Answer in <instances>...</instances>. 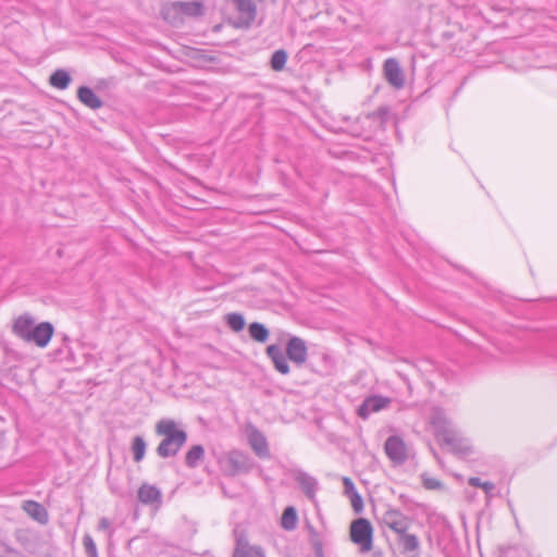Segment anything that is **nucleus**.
<instances>
[{
    "instance_id": "obj_1",
    "label": "nucleus",
    "mask_w": 557,
    "mask_h": 557,
    "mask_svg": "<svg viewBox=\"0 0 557 557\" xmlns=\"http://www.w3.org/2000/svg\"><path fill=\"white\" fill-rule=\"evenodd\" d=\"M154 430L158 435L163 436L156 448L157 455L161 458L175 457L188 438L187 432L172 419L159 420Z\"/></svg>"
},
{
    "instance_id": "obj_2",
    "label": "nucleus",
    "mask_w": 557,
    "mask_h": 557,
    "mask_svg": "<svg viewBox=\"0 0 557 557\" xmlns=\"http://www.w3.org/2000/svg\"><path fill=\"white\" fill-rule=\"evenodd\" d=\"M350 540L359 545L361 553L370 552L373 544V529L371 523L364 518L355 520L350 525Z\"/></svg>"
},
{
    "instance_id": "obj_3",
    "label": "nucleus",
    "mask_w": 557,
    "mask_h": 557,
    "mask_svg": "<svg viewBox=\"0 0 557 557\" xmlns=\"http://www.w3.org/2000/svg\"><path fill=\"white\" fill-rule=\"evenodd\" d=\"M384 451L394 466L404 465L409 457L408 447L398 435H391L384 443Z\"/></svg>"
},
{
    "instance_id": "obj_4",
    "label": "nucleus",
    "mask_w": 557,
    "mask_h": 557,
    "mask_svg": "<svg viewBox=\"0 0 557 557\" xmlns=\"http://www.w3.org/2000/svg\"><path fill=\"white\" fill-rule=\"evenodd\" d=\"M392 399L382 395H371L363 399L357 409V414L367 420L372 413L380 412L389 407Z\"/></svg>"
},
{
    "instance_id": "obj_5",
    "label": "nucleus",
    "mask_w": 557,
    "mask_h": 557,
    "mask_svg": "<svg viewBox=\"0 0 557 557\" xmlns=\"http://www.w3.org/2000/svg\"><path fill=\"white\" fill-rule=\"evenodd\" d=\"M237 15L234 25L238 28H248L256 18V4L252 0H235Z\"/></svg>"
},
{
    "instance_id": "obj_6",
    "label": "nucleus",
    "mask_w": 557,
    "mask_h": 557,
    "mask_svg": "<svg viewBox=\"0 0 557 557\" xmlns=\"http://www.w3.org/2000/svg\"><path fill=\"white\" fill-rule=\"evenodd\" d=\"M293 480L299 485L304 494L311 500H315V493L319 487L318 480L301 469H293L289 471Z\"/></svg>"
},
{
    "instance_id": "obj_7",
    "label": "nucleus",
    "mask_w": 557,
    "mask_h": 557,
    "mask_svg": "<svg viewBox=\"0 0 557 557\" xmlns=\"http://www.w3.org/2000/svg\"><path fill=\"white\" fill-rule=\"evenodd\" d=\"M288 360L296 366H302L308 358V348L306 342L298 336H290L285 347Z\"/></svg>"
},
{
    "instance_id": "obj_8",
    "label": "nucleus",
    "mask_w": 557,
    "mask_h": 557,
    "mask_svg": "<svg viewBox=\"0 0 557 557\" xmlns=\"http://www.w3.org/2000/svg\"><path fill=\"white\" fill-rule=\"evenodd\" d=\"M430 423L434 429L435 436L443 442L457 431L453 422L440 409L432 412Z\"/></svg>"
},
{
    "instance_id": "obj_9",
    "label": "nucleus",
    "mask_w": 557,
    "mask_h": 557,
    "mask_svg": "<svg viewBox=\"0 0 557 557\" xmlns=\"http://www.w3.org/2000/svg\"><path fill=\"white\" fill-rule=\"evenodd\" d=\"M383 72L385 79L392 87H394L397 90L404 88L405 74L403 69L400 67L399 62L396 59H386L383 64Z\"/></svg>"
},
{
    "instance_id": "obj_10",
    "label": "nucleus",
    "mask_w": 557,
    "mask_h": 557,
    "mask_svg": "<svg viewBox=\"0 0 557 557\" xmlns=\"http://www.w3.org/2000/svg\"><path fill=\"white\" fill-rule=\"evenodd\" d=\"M381 521L398 535L406 532L409 528L408 518L400 510L395 508H388L382 515Z\"/></svg>"
},
{
    "instance_id": "obj_11",
    "label": "nucleus",
    "mask_w": 557,
    "mask_h": 557,
    "mask_svg": "<svg viewBox=\"0 0 557 557\" xmlns=\"http://www.w3.org/2000/svg\"><path fill=\"white\" fill-rule=\"evenodd\" d=\"M54 329L50 322H41L32 329V333L27 337L26 342L34 343L38 347L45 348L49 344Z\"/></svg>"
},
{
    "instance_id": "obj_12",
    "label": "nucleus",
    "mask_w": 557,
    "mask_h": 557,
    "mask_svg": "<svg viewBox=\"0 0 557 557\" xmlns=\"http://www.w3.org/2000/svg\"><path fill=\"white\" fill-rule=\"evenodd\" d=\"M228 472L231 475L248 472L251 468L250 459L238 450H233L227 456Z\"/></svg>"
},
{
    "instance_id": "obj_13",
    "label": "nucleus",
    "mask_w": 557,
    "mask_h": 557,
    "mask_svg": "<svg viewBox=\"0 0 557 557\" xmlns=\"http://www.w3.org/2000/svg\"><path fill=\"white\" fill-rule=\"evenodd\" d=\"M248 442L258 457L267 458L270 456L268 441L258 429L252 428L249 431Z\"/></svg>"
},
{
    "instance_id": "obj_14",
    "label": "nucleus",
    "mask_w": 557,
    "mask_h": 557,
    "mask_svg": "<svg viewBox=\"0 0 557 557\" xmlns=\"http://www.w3.org/2000/svg\"><path fill=\"white\" fill-rule=\"evenodd\" d=\"M138 500L144 505H160L162 502L161 491L152 484L143 483L137 492Z\"/></svg>"
},
{
    "instance_id": "obj_15",
    "label": "nucleus",
    "mask_w": 557,
    "mask_h": 557,
    "mask_svg": "<svg viewBox=\"0 0 557 557\" xmlns=\"http://www.w3.org/2000/svg\"><path fill=\"white\" fill-rule=\"evenodd\" d=\"M450 448V451L460 456H468L472 453V447L467 440L462 438L458 431L446 437L443 442Z\"/></svg>"
},
{
    "instance_id": "obj_16",
    "label": "nucleus",
    "mask_w": 557,
    "mask_h": 557,
    "mask_svg": "<svg viewBox=\"0 0 557 557\" xmlns=\"http://www.w3.org/2000/svg\"><path fill=\"white\" fill-rule=\"evenodd\" d=\"M267 355L272 360L274 368L281 374L289 373V366L287 356H285L278 345H270L267 347Z\"/></svg>"
},
{
    "instance_id": "obj_17",
    "label": "nucleus",
    "mask_w": 557,
    "mask_h": 557,
    "mask_svg": "<svg viewBox=\"0 0 557 557\" xmlns=\"http://www.w3.org/2000/svg\"><path fill=\"white\" fill-rule=\"evenodd\" d=\"M35 326V320L29 314H23L17 317L13 323V333L26 342L27 337L32 333V329Z\"/></svg>"
},
{
    "instance_id": "obj_18",
    "label": "nucleus",
    "mask_w": 557,
    "mask_h": 557,
    "mask_svg": "<svg viewBox=\"0 0 557 557\" xmlns=\"http://www.w3.org/2000/svg\"><path fill=\"white\" fill-rule=\"evenodd\" d=\"M77 99L87 108L98 110L103 107V101L88 86H81L77 89Z\"/></svg>"
},
{
    "instance_id": "obj_19",
    "label": "nucleus",
    "mask_w": 557,
    "mask_h": 557,
    "mask_svg": "<svg viewBox=\"0 0 557 557\" xmlns=\"http://www.w3.org/2000/svg\"><path fill=\"white\" fill-rule=\"evenodd\" d=\"M24 511L32 517L35 521L40 524H47L49 521V515L47 509L35 500H25L23 503Z\"/></svg>"
},
{
    "instance_id": "obj_20",
    "label": "nucleus",
    "mask_w": 557,
    "mask_h": 557,
    "mask_svg": "<svg viewBox=\"0 0 557 557\" xmlns=\"http://www.w3.org/2000/svg\"><path fill=\"white\" fill-rule=\"evenodd\" d=\"M233 557H265V555L260 546H253L247 542L239 541Z\"/></svg>"
},
{
    "instance_id": "obj_21",
    "label": "nucleus",
    "mask_w": 557,
    "mask_h": 557,
    "mask_svg": "<svg viewBox=\"0 0 557 557\" xmlns=\"http://www.w3.org/2000/svg\"><path fill=\"white\" fill-rule=\"evenodd\" d=\"M71 81L72 78L70 73L63 69L55 70L49 78L50 85L60 90L66 89Z\"/></svg>"
},
{
    "instance_id": "obj_22",
    "label": "nucleus",
    "mask_w": 557,
    "mask_h": 557,
    "mask_svg": "<svg viewBox=\"0 0 557 557\" xmlns=\"http://www.w3.org/2000/svg\"><path fill=\"white\" fill-rule=\"evenodd\" d=\"M205 458V448L202 445L198 444V445H194L191 446L186 455H185V465L190 468V469H194L196 467H198V465L200 463V461H202Z\"/></svg>"
},
{
    "instance_id": "obj_23",
    "label": "nucleus",
    "mask_w": 557,
    "mask_h": 557,
    "mask_svg": "<svg viewBox=\"0 0 557 557\" xmlns=\"http://www.w3.org/2000/svg\"><path fill=\"white\" fill-rule=\"evenodd\" d=\"M399 542L404 553H414L420 548V542L417 535L406 532L399 534Z\"/></svg>"
},
{
    "instance_id": "obj_24",
    "label": "nucleus",
    "mask_w": 557,
    "mask_h": 557,
    "mask_svg": "<svg viewBox=\"0 0 557 557\" xmlns=\"http://www.w3.org/2000/svg\"><path fill=\"white\" fill-rule=\"evenodd\" d=\"M297 521H298V517H297L296 509L292 506L287 507L282 515V519H281L282 528L287 531H292L297 527Z\"/></svg>"
},
{
    "instance_id": "obj_25",
    "label": "nucleus",
    "mask_w": 557,
    "mask_h": 557,
    "mask_svg": "<svg viewBox=\"0 0 557 557\" xmlns=\"http://www.w3.org/2000/svg\"><path fill=\"white\" fill-rule=\"evenodd\" d=\"M177 8L187 16H200L203 13V7L200 2H178Z\"/></svg>"
},
{
    "instance_id": "obj_26",
    "label": "nucleus",
    "mask_w": 557,
    "mask_h": 557,
    "mask_svg": "<svg viewBox=\"0 0 557 557\" xmlns=\"http://www.w3.org/2000/svg\"><path fill=\"white\" fill-rule=\"evenodd\" d=\"M249 335L256 342L265 343L269 338V330L262 323L253 322L249 325Z\"/></svg>"
},
{
    "instance_id": "obj_27",
    "label": "nucleus",
    "mask_w": 557,
    "mask_h": 557,
    "mask_svg": "<svg viewBox=\"0 0 557 557\" xmlns=\"http://www.w3.org/2000/svg\"><path fill=\"white\" fill-rule=\"evenodd\" d=\"M147 444L143 436L137 435L132 441V453L134 460L140 462L146 454Z\"/></svg>"
},
{
    "instance_id": "obj_28",
    "label": "nucleus",
    "mask_w": 557,
    "mask_h": 557,
    "mask_svg": "<svg viewBox=\"0 0 557 557\" xmlns=\"http://www.w3.org/2000/svg\"><path fill=\"white\" fill-rule=\"evenodd\" d=\"M226 323L234 332H240L245 327V318L242 313L232 312L225 317Z\"/></svg>"
},
{
    "instance_id": "obj_29",
    "label": "nucleus",
    "mask_w": 557,
    "mask_h": 557,
    "mask_svg": "<svg viewBox=\"0 0 557 557\" xmlns=\"http://www.w3.org/2000/svg\"><path fill=\"white\" fill-rule=\"evenodd\" d=\"M469 485L473 487H481L484 493L486 494L487 498H491L493 496V491L495 490V484L491 481H481L480 478L472 476L468 481Z\"/></svg>"
},
{
    "instance_id": "obj_30",
    "label": "nucleus",
    "mask_w": 557,
    "mask_h": 557,
    "mask_svg": "<svg viewBox=\"0 0 557 557\" xmlns=\"http://www.w3.org/2000/svg\"><path fill=\"white\" fill-rule=\"evenodd\" d=\"M287 58V52L285 50H276L271 57V67L274 71H282L286 64Z\"/></svg>"
},
{
    "instance_id": "obj_31",
    "label": "nucleus",
    "mask_w": 557,
    "mask_h": 557,
    "mask_svg": "<svg viewBox=\"0 0 557 557\" xmlns=\"http://www.w3.org/2000/svg\"><path fill=\"white\" fill-rule=\"evenodd\" d=\"M0 557H26L24 554L12 547L0 539Z\"/></svg>"
},
{
    "instance_id": "obj_32",
    "label": "nucleus",
    "mask_w": 557,
    "mask_h": 557,
    "mask_svg": "<svg viewBox=\"0 0 557 557\" xmlns=\"http://www.w3.org/2000/svg\"><path fill=\"white\" fill-rule=\"evenodd\" d=\"M83 545L87 557H98L96 543L89 534L84 535Z\"/></svg>"
},
{
    "instance_id": "obj_33",
    "label": "nucleus",
    "mask_w": 557,
    "mask_h": 557,
    "mask_svg": "<svg viewBox=\"0 0 557 557\" xmlns=\"http://www.w3.org/2000/svg\"><path fill=\"white\" fill-rule=\"evenodd\" d=\"M349 498L354 510L356 512H360L363 509V502L360 494L358 492L352 493L351 495H349Z\"/></svg>"
},
{
    "instance_id": "obj_34",
    "label": "nucleus",
    "mask_w": 557,
    "mask_h": 557,
    "mask_svg": "<svg viewBox=\"0 0 557 557\" xmlns=\"http://www.w3.org/2000/svg\"><path fill=\"white\" fill-rule=\"evenodd\" d=\"M98 529L108 532L109 536H111L114 532L110 520L106 517H103L99 520Z\"/></svg>"
},
{
    "instance_id": "obj_35",
    "label": "nucleus",
    "mask_w": 557,
    "mask_h": 557,
    "mask_svg": "<svg viewBox=\"0 0 557 557\" xmlns=\"http://www.w3.org/2000/svg\"><path fill=\"white\" fill-rule=\"evenodd\" d=\"M343 484H344L345 494H346L347 496H349V495H351L352 493H356V492H357V490H356V487H355L354 482H352L349 478L345 476V478L343 479Z\"/></svg>"
},
{
    "instance_id": "obj_36",
    "label": "nucleus",
    "mask_w": 557,
    "mask_h": 557,
    "mask_svg": "<svg viewBox=\"0 0 557 557\" xmlns=\"http://www.w3.org/2000/svg\"><path fill=\"white\" fill-rule=\"evenodd\" d=\"M15 539L21 545L26 546L28 541V532L25 530H17L15 532Z\"/></svg>"
},
{
    "instance_id": "obj_37",
    "label": "nucleus",
    "mask_w": 557,
    "mask_h": 557,
    "mask_svg": "<svg viewBox=\"0 0 557 557\" xmlns=\"http://www.w3.org/2000/svg\"><path fill=\"white\" fill-rule=\"evenodd\" d=\"M373 114L383 119L388 114V108L380 107Z\"/></svg>"
},
{
    "instance_id": "obj_38",
    "label": "nucleus",
    "mask_w": 557,
    "mask_h": 557,
    "mask_svg": "<svg viewBox=\"0 0 557 557\" xmlns=\"http://www.w3.org/2000/svg\"><path fill=\"white\" fill-rule=\"evenodd\" d=\"M111 491L116 495H122L121 490L117 487V485H111Z\"/></svg>"
},
{
    "instance_id": "obj_39",
    "label": "nucleus",
    "mask_w": 557,
    "mask_h": 557,
    "mask_svg": "<svg viewBox=\"0 0 557 557\" xmlns=\"http://www.w3.org/2000/svg\"><path fill=\"white\" fill-rule=\"evenodd\" d=\"M435 485H437V483H434V482H431L430 484H428L429 487H434Z\"/></svg>"
},
{
    "instance_id": "obj_40",
    "label": "nucleus",
    "mask_w": 557,
    "mask_h": 557,
    "mask_svg": "<svg viewBox=\"0 0 557 557\" xmlns=\"http://www.w3.org/2000/svg\"><path fill=\"white\" fill-rule=\"evenodd\" d=\"M435 485H437V483H434V482H431L430 484H428L429 487H434Z\"/></svg>"
}]
</instances>
